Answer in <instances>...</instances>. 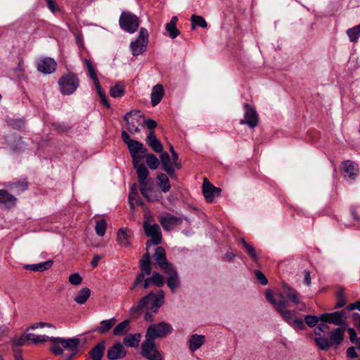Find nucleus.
<instances>
[{
	"instance_id": "nucleus-1",
	"label": "nucleus",
	"mask_w": 360,
	"mask_h": 360,
	"mask_svg": "<svg viewBox=\"0 0 360 360\" xmlns=\"http://www.w3.org/2000/svg\"><path fill=\"white\" fill-rule=\"evenodd\" d=\"M266 298L283 317V320L290 326L300 330L305 328L303 321L300 319L295 318V312L293 311L285 309L288 307V302L286 300H276L274 295L269 291L266 292Z\"/></svg>"
},
{
	"instance_id": "nucleus-2",
	"label": "nucleus",
	"mask_w": 360,
	"mask_h": 360,
	"mask_svg": "<svg viewBox=\"0 0 360 360\" xmlns=\"http://www.w3.org/2000/svg\"><path fill=\"white\" fill-rule=\"evenodd\" d=\"M172 325L165 321L150 324L146 330L145 339L155 341V339L166 337L172 333Z\"/></svg>"
},
{
	"instance_id": "nucleus-3",
	"label": "nucleus",
	"mask_w": 360,
	"mask_h": 360,
	"mask_svg": "<svg viewBox=\"0 0 360 360\" xmlns=\"http://www.w3.org/2000/svg\"><path fill=\"white\" fill-rule=\"evenodd\" d=\"M58 83L62 94L70 95L78 88L79 81L75 75L68 73L63 75Z\"/></svg>"
},
{
	"instance_id": "nucleus-4",
	"label": "nucleus",
	"mask_w": 360,
	"mask_h": 360,
	"mask_svg": "<svg viewBox=\"0 0 360 360\" xmlns=\"http://www.w3.org/2000/svg\"><path fill=\"white\" fill-rule=\"evenodd\" d=\"M139 18L134 14L128 11H123L119 19L120 27L127 32L134 33L139 26Z\"/></svg>"
},
{
	"instance_id": "nucleus-5",
	"label": "nucleus",
	"mask_w": 360,
	"mask_h": 360,
	"mask_svg": "<svg viewBox=\"0 0 360 360\" xmlns=\"http://www.w3.org/2000/svg\"><path fill=\"white\" fill-rule=\"evenodd\" d=\"M139 267L141 272L136 276V280L130 288L131 290H134L144 280L146 276L150 274L152 271L150 255L146 252L139 260Z\"/></svg>"
},
{
	"instance_id": "nucleus-6",
	"label": "nucleus",
	"mask_w": 360,
	"mask_h": 360,
	"mask_svg": "<svg viewBox=\"0 0 360 360\" xmlns=\"http://www.w3.org/2000/svg\"><path fill=\"white\" fill-rule=\"evenodd\" d=\"M148 32L146 28L141 27L140 29L137 39L130 44V49L133 56H137L146 51L148 43Z\"/></svg>"
},
{
	"instance_id": "nucleus-7",
	"label": "nucleus",
	"mask_w": 360,
	"mask_h": 360,
	"mask_svg": "<svg viewBox=\"0 0 360 360\" xmlns=\"http://www.w3.org/2000/svg\"><path fill=\"white\" fill-rule=\"evenodd\" d=\"M274 297L276 300H286L288 302V307L290 302L295 306L301 303L298 292L286 283L283 284V292Z\"/></svg>"
},
{
	"instance_id": "nucleus-8",
	"label": "nucleus",
	"mask_w": 360,
	"mask_h": 360,
	"mask_svg": "<svg viewBox=\"0 0 360 360\" xmlns=\"http://www.w3.org/2000/svg\"><path fill=\"white\" fill-rule=\"evenodd\" d=\"M143 229L146 235L151 239L146 243L147 249L152 245H158L162 242V233L160 227L157 224H150L146 221L143 223Z\"/></svg>"
},
{
	"instance_id": "nucleus-9",
	"label": "nucleus",
	"mask_w": 360,
	"mask_h": 360,
	"mask_svg": "<svg viewBox=\"0 0 360 360\" xmlns=\"http://www.w3.org/2000/svg\"><path fill=\"white\" fill-rule=\"evenodd\" d=\"M143 114L139 110L128 112L124 117L126 122L127 130L131 133H139L140 131L139 127L141 124V118Z\"/></svg>"
},
{
	"instance_id": "nucleus-10",
	"label": "nucleus",
	"mask_w": 360,
	"mask_h": 360,
	"mask_svg": "<svg viewBox=\"0 0 360 360\" xmlns=\"http://www.w3.org/2000/svg\"><path fill=\"white\" fill-rule=\"evenodd\" d=\"M244 118L240 121V124H247L250 128H254L258 125L259 116L255 108L248 103L243 105Z\"/></svg>"
},
{
	"instance_id": "nucleus-11",
	"label": "nucleus",
	"mask_w": 360,
	"mask_h": 360,
	"mask_svg": "<svg viewBox=\"0 0 360 360\" xmlns=\"http://www.w3.org/2000/svg\"><path fill=\"white\" fill-rule=\"evenodd\" d=\"M321 321L332 323L335 326H347L345 316L343 311H334L325 313L321 315Z\"/></svg>"
},
{
	"instance_id": "nucleus-12",
	"label": "nucleus",
	"mask_w": 360,
	"mask_h": 360,
	"mask_svg": "<svg viewBox=\"0 0 360 360\" xmlns=\"http://www.w3.org/2000/svg\"><path fill=\"white\" fill-rule=\"evenodd\" d=\"M153 259L156 265L164 272L174 266L172 263L167 261L165 250L162 247L158 246L156 248Z\"/></svg>"
},
{
	"instance_id": "nucleus-13",
	"label": "nucleus",
	"mask_w": 360,
	"mask_h": 360,
	"mask_svg": "<svg viewBox=\"0 0 360 360\" xmlns=\"http://www.w3.org/2000/svg\"><path fill=\"white\" fill-rule=\"evenodd\" d=\"M50 341L53 343L60 344L65 349L70 350L72 355L76 354L78 351V346L79 345V339L76 338L64 339L62 338L51 337Z\"/></svg>"
},
{
	"instance_id": "nucleus-14",
	"label": "nucleus",
	"mask_w": 360,
	"mask_h": 360,
	"mask_svg": "<svg viewBox=\"0 0 360 360\" xmlns=\"http://www.w3.org/2000/svg\"><path fill=\"white\" fill-rule=\"evenodd\" d=\"M202 193L207 202H212L216 196H219L221 189L214 186L208 180L205 178L202 184Z\"/></svg>"
},
{
	"instance_id": "nucleus-15",
	"label": "nucleus",
	"mask_w": 360,
	"mask_h": 360,
	"mask_svg": "<svg viewBox=\"0 0 360 360\" xmlns=\"http://www.w3.org/2000/svg\"><path fill=\"white\" fill-rule=\"evenodd\" d=\"M159 221L165 231H169L176 226L180 224L182 222V219L171 214H167L161 217Z\"/></svg>"
},
{
	"instance_id": "nucleus-16",
	"label": "nucleus",
	"mask_w": 360,
	"mask_h": 360,
	"mask_svg": "<svg viewBox=\"0 0 360 360\" xmlns=\"http://www.w3.org/2000/svg\"><path fill=\"white\" fill-rule=\"evenodd\" d=\"M57 63L51 58H44L37 63V70L44 74H51L56 70Z\"/></svg>"
},
{
	"instance_id": "nucleus-17",
	"label": "nucleus",
	"mask_w": 360,
	"mask_h": 360,
	"mask_svg": "<svg viewBox=\"0 0 360 360\" xmlns=\"http://www.w3.org/2000/svg\"><path fill=\"white\" fill-rule=\"evenodd\" d=\"M341 169L347 180L354 179L359 172L357 164L351 160L344 161L342 164Z\"/></svg>"
},
{
	"instance_id": "nucleus-18",
	"label": "nucleus",
	"mask_w": 360,
	"mask_h": 360,
	"mask_svg": "<svg viewBox=\"0 0 360 360\" xmlns=\"http://www.w3.org/2000/svg\"><path fill=\"white\" fill-rule=\"evenodd\" d=\"M146 296H149V300H152L150 311L157 313L159 308L164 304L165 292L163 290H159L156 294L150 292Z\"/></svg>"
},
{
	"instance_id": "nucleus-19",
	"label": "nucleus",
	"mask_w": 360,
	"mask_h": 360,
	"mask_svg": "<svg viewBox=\"0 0 360 360\" xmlns=\"http://www.w3.org/2000/svg\"><path fill=\"white\" fill-rule=\"evenodd\" d=\"M164 273L169 275L167 279V284L171 291L174 292L176 288L180 285V278L174 266H173Z\"/></svg>"
},
{
	"instance_id": "nucleus-20",
	"label": "nucleus",
	"mask_w": 360,
	"mask_h": 360,
	"mask_svg": "<svg viewBox=\"0 0 360 360\" xmlns=\"http://www.w3.org/2000/svg\"><path fill=\"white\" fill-rule=\"evenodd\" d=\"M125 355L124 347L120 342L115 343L108 350L107 353L108 358L111 360L124 358Z\"/></svg>"
},
{
	"instance_id": "nucleus-21",
	"label": "nucleus",
	"mask_w": 360,
	"mask_h": 360,
	"mask_svg": "<svg viewBox=\"0 0 360 360\" xmlns=\"http://www.w3.org/2000/svg\"><path fill=\"white\" fill-rule=\"evenodd\" d=\"M146 141L154 152L160 153L163 151V146L158 139L154 131H149Z\"/></svg>"
},
{
	"instance_id": "nucleus-22",
	"label": "nucleus",
	"mask_w": 360,
	"mask_h": 360,
	"mask_svg": "<svg viewBox=\"0 0 360 360\" xmlns=\"http://www.w3.org/2000/svg\"><path fill=\"white\" fill-rule=\"evenodd\" d=\"M160 352L156 348L155 341L145 339L141 344V354L144 357L149 356L153 354H158Z\"/></svg>"
},
{
	"instance_id": "nucleus-23",
	"label": "nucleus",
	"mask_w": 360,
	"mask_h": 360,
	"mask_svg": "<svg viewBox=\"0 0 360 360\" xmlns=\"http://www.w3.org/2000/svg\"><path fill=\"white\" fill-rule=\"evenodd\" d=\"M17 198L6 190L0 189V204L4 205L8 208L15 205Z\"/></svg>"
},
{
	"instance_id": "nucleus-24",
	"label": "nucleus",
	"mask_w": 360,
	"mask_h": 360,
	"mask_svg": "<svg viewBox=\"0 0 360 360\" xmlns=\"http://www.w3.org/2000/svg\"><path fill=\"white\" fill-rule=\"evenodd\" d=\"M53 264V261L51 259L47 260L44 262L34 264H25L24 268L27 270H30L32 271H39L42 272L46 270H48L52 267Z\"/></svg>"
},
{
	"instance_id": "nucleus-25",
	"label": "nucleus",
	"mask_w": 360,
	"mask_h": 360,
	"mask_svg": "<svg viewBox=\"0 0 360 360\" xmlns=\"http://www.w3.org/2000/svg\"><path fill=\"white\" fill-rule=\"evenodd\" d=\"M135 169L136 170L138 181L141 186L140 188L148 186V177L149 175V171L148 169L145 165L139 166V167Z\"/></svg>"
},
{
	"instance_id": "nucleus-26",
	"label": "nucleus",
	"mask_w": 360,
	"mask_h": 360,
	"mask_svg": "<svg viewBox=\"0 0 360 360\" xmlns=\"http://www.w3.org/2000/svg\"><path fill=\"white\" fill-rule=\"evenodd\" d=\"M140 192L150 202L158 201L160 198V194L157 191H154L151 186H148L140 188Z\"/></svg>"
},
{
	"instance_id": "nucleus-27",
	"label": "nucleus",
	"mask_w": 360,
	"mask_h": 360,
	"mask_svg": "<svg viewBox=\"0 0 360 360\" xmlns=\"http://www.w3.org/2000/svg\"><path fill=\"white\" fill-rule=\"evenodd\" d=\"M149 296L142 297L137 303L130 309V315L133 317H137L141 314V310L148 304Z\"/></svg>"
},
{
	"instance_id": "nucleus-28",
	"label": "nucleus",
	"mask_w": 360,
	"mask_h": 360,
	"mask_svg": "<svg viewBox=\"0 0 360 360\" xmlns=\"http://www.w3.org/2000/svg\"><path fill=\"white\" fill-rule=\"evenodd\" d=\"M164 96V89L161 84H156L152 89L150 94L151 103L153 106L157 105Z\"/></svg>"
},
{
	"instance_id": "nucleus-29",
	"label": "nucleus",
	"mask_w": 360,
	"mask_h": 360,
	"mask_svg": "<svg viewBox=\"0 0 360 360\" xmlns=\"http://www.w3.org/2000/svg\"><path fill=\"white\" fill-rule=\"evenodd\" d=\"M130 237V232L127 229L122 228L117 232V240L121 246L128 247L131 244Z\"/></svg>"
},
{
	"instance_id": "nucleus-30",
	"label": "nucleus",
	"mask_w": 360,
	"mask_h": 360,
	"mask_svg": "<svg viewBox=\"0 0 360 360\" xmlns=\"http://www.w3.org/2000/svg\"><path fill=\"white\" fill-rule=\"evenodd\" d=\"M345 330L340 328H336L330 333V342L332 345L338 346L344 339Z\"/></svg>"
},
{
	"instance_id": "nucleus-31",
	"label": "nucleus",
	"mask_w": 360,
	"mask_h": 360,
	"mask_svg": "<svg viewBox=\"0 0 360 360\" xmlns=\"http://www.w3.org/2000/svg\"><path fill=\"white\" fill-rule=\"evenodd\" d=\"M157 184L163 193H167L171 188L169 178L165 173H160L157 176Z\"/></svg>"
},
{
	"instance_id": "nucleus-32",
	"label": "nucleus",
	"mask_w": 360,
	"mask_h": 360,
	"mask_svg": "<svg viewBox=\"0 0 360 360\" xmlns=\"http://www.w3.org/2000/svg\"><path fill=\"white\" fill-rule=\"evenodd\" d=\"M127 147L130 155L147 153V149L144 148L143 143L134 139L130 143H127Z\"/></svg>"
},
{
	"instance_id": "nucleus-33",
	"label": "nucleus",
	"mask_w": 360,
	"mask_h": 360,
	"mask_svg": "<svg viewBox=\"0 0 360 360\" xmlns=\"http://www.w3.org/2000/svg\"><path fill=\"white\" fill-rule=\"evenodd\" d=\"M205 342V336L202 335H192L189 340V348L192 352L198 349Z\"/></svg>"
},
{
	"instance_id": "nucleus-34",
	"label": "nucleus",
	"mask_w": 360,
	"mask_h": 360,
	"mask_svg": "<svg viewBox=\"0 0 360 360\" xmlns=\"http://www.w3.org/2000/svg\"><path fill=\"white\" fill-rule=\"evenodd\" d=\"M141 334L134 333L127 335L123 340V344L127 347H136L141 340Z\"/></svg>"
},
{
	"instance_id": "nucleus-35",
	"label": "nucleus",
	"mask_w": 360,
	"mask_h": 360,
	"mask_svg": "<svg viewBox=\"0 0 360 360\" xmlns=\"http://www.w3.org/2000/svg\"><path fill=\"white\" fill-rule=\"evenodd\" d=\"M91 295V290L88 288L81 289L74 298V300L79 304H84Z\"/></svg>"
},
{
	"instance_id": "nucleus-36",
	"label": "nucleus",
	"mask_w": 360,
	"mask_h": 360,
	"mask_svg": "<svg viewBox=\"0 0 360 360\" xmlns=\"http://www.w3.org/2000/svg\"><path fill=\"white\" fill-rule=\"evenodd\" d=\"M160 162L162 169L165 172H170L172 173V162L171 161V158L167 153H161Z\"/></svg>"
},
{
	"instance_id": "nucleus-37",
	"label": "nucleus",
	"mask_w": 360,
	"mask_h": 360,
	"mask_svg": "<svg viewBox=\"0 0 360 360\" xmlns=\"http://www.w3.org/2000/svg\"><path fill=\"white\" fill-rule=\"evenodd\" d=\"M146 162L148 167L152 169H156L160 165V161L158 158L152 153H146Z\"/></svg>"
},
{
	"instance_id": "nucleus-38",
	"label": "nucleus",
	"mask_w": 360,
	"mask_h": 360,
	"mask_svg": "<svg viewBox=\"0 0 360 360\" xmlns=\"http://www.w3.org/2000/svg\"><path fill=\"white\" fill-rule=\"evenodd\" d=\"M83 62L86 65V66L89 70V77L93 79L96 87L101 86L98 79L96 76V70H95L94 68L93 67L91 61L85 58L83 60Z\"/></svg>"
},
{
	"instance_id": "nucleus-39",
	"label": "nucleus",
	"mask_w": 360,
	"mask_h": 360,
	"mask_svg": "<svg viewBox=\"0 0 360 360\" xmlns=\"http://www.w3.org/2000/svg\"><path fill=\"white\" fill-rule=\"evenodd\" d=\"M116 323V319L112 318L108 320H104L101 322V326L98 328L97 330L102 333H106Z\"/></svg>"
},
{
	"instance_id": "nucleus-40",
	"label": "nucleus",
	"mask_w": 360,
	"mask_h": 360,
	"mask_svg": "<svg viewBox=\"0 0 360 360\" xmlns=\"http://www.w3.org/2000/svg\"><path fill=\"white\" fill-rule=\"evenodd\" d=\"M314 341L316 345L322 350H328L332 346L330 340L325 336L316 338Z\"/></svg>"
},
{
	"instance_id": "nucleus-41",
	"label": "nucleus",
	"mask_w": 360,
	"mask_h": 360,
	"mask_svg": "<svg viewBox=\"0 0 360 360\" xmlns=\"http://www.w3.org/2000/svg\"><path fill=\"white\" fill-rule=\"evenodd\" d=\"M104 349L105 347L103 343H99L96 345L90 352L91 359L101 360Z\"/></svg>"
},
{
	"instance_id": "nucleus-42",
	"label": "nucleus",
	"mask_w": 360,
	"mask_h": 360,
	"mask_svg": "<svg viewBox=\"0 0 360 360\" xmlns=\"http://www.w3.org/2000/svg\"><path fill=\"white\" fill-rule=\"evenodd\" d=\"M129 320H124L117 324L113 329V334L115 335H122L127 332L129 329Z\"/></svg>"
},
{
	"instance_id": "nucleus-43",
	"label": "nucleus",
	"mask_w": 360,
	"mask_h": 360,
	"mask_svg": "<svg viewBox=\"0 0 360 360\" xmlns=\"http://www.w3.org/2000/svg\"><path fill=\"white\" fill-rule=\"evenodd\" d=\"M347 34L352 42L358 41L360 37V25L349 28L347 30Z\"/></svg>"
},
{
	"instance_id": "nucleus-44",
	"label": "nucleus",
	"mask_w": 360,
	"mask_h": 360,
	"mask_svg": "<svg viewBox=\"0 0 360 360\" xmlns=\"http://www.w3.org/2000/svg\"><path fill=\"white\" fill-rule=\"evenodd\" d=\"M240 243L242 244L243 247L245 249L248 254L252 258V259L255 262H257L258 260V257L256 253L255 248L251 245L248 244L244 238L240 239Z\"/></svg>"
},
{
	"instance_id": "nucleus-45",
	"label": "nucleus",
	"mask_w": 360,
	"mask_h": 360,
	"mask_svg": "<svg viewBox=\"0 0 360 360\" xmlns=\"http://www.w3.org/2000/svg\"><path fill=\"white\" fill-rule=\"evenodd\" d=\"M27 341H31L32 343L38 344L40 342H45L48 340H50V338L49 336L42 335H37L32 333H27Z\"/></svg>"
},
{
	"instance_id": "nucleus-46",
	"label": "nucleus",
	"mask_w": 360,
	"mask_h": 360,
	"mask_svg": "<svg viewBox=\"0 0 360 360\" xmlns=\"http://www.w3.org/2000/svg\"><path fill=\"white\" fill-rule=\"evenodd\" d=\"M110 94L113 98H121L124 94V89L122 85L117 84L112 86L110 90Z\"/></svg>"
},
{
	"instance_id": "nucleus-47",
	"label": "nucleus",
	"mask_w": 360,
	"mask_h": 360,
	"mask_svg": "<svg viewBox=\"0 0 360 360\" xmlns=\"http://www.w3.org/2000/svg\"><path fill=\"white\" fill-rule=\"evenodd\" d=\"M150 278L151 280L152 284L157 287H162L165 284V279L163 276L158 272H153Z\"/></svg>"
},
{
	"instance_id": "nucleus-48",
	"label": "nucleus",
	"mask_w": 360,
	"mask_h": 360,
	"mask_svg": "<svg viewBox=\"0 0 360 360\" xmlns=\"http://www.w3.org/2000/svg\"><path fill=\"white\" fill-rule=\"evenodd\" d=\"M191 20L193 29H195V26H199L202 28H205L207 26V22L202 16L193 15Z\"/></svg>"
},
{
	"instance_id": "nucleus-49",
	"label": "nucleus",
	"mask_w": 360,
	"mask_h": 360,
	"mask_svg": "<svg viewBox=\"0 0 360 360\" xmlns=\"http://www.w3.org/2000/svg\"><path fill=\"white\" fill-rule=\"evenodd\" d=\"M96 232L99 236H103L106 230V221L105 219H101L96 221L95 226Z\"/></svg>"
},
{
	"instance_id": "nucleus-50",
	"label": "nucleus",
	"mask_w": 360,
	"mask_h": 360,
	"mask_svg": "<svg viewBox=\"0 0 360 360\" xmlns=\"http://www.w3.org/2000/svg\"><path fill=\"white\" fill-rule=\"evenodd\" d=\"M166 30L172 39H175L180 34L176 27V25H174L173 22H168L166 24Z\"/></svg>"
},
{
	"instance_id": "nucleus-51",
	"label": "nucleus",
	"mask_w": 360,
	"mask_h": 360,
	"mask_svg": "<svg viewBox=\"0 0 360 360\" xmlns=\"http://www.w3.org/2000/svg\"><path fill=\"white\" fill-rule=\"evenodd\" d=\"M321 321L320 316L307 315L304 316V321L309 327H314L318 324V322Z\"/></svg>"
},
{
	"instance_id": "nucleus-52",
	"label": "nucleus",
	"mask_w": 360,
	"mask_h": 360,
	"mask_svg": "<svg viewBox=\"0 0 360 360\" xmlns=\"http://www.w3.org/2000/svg\"><path fill=\"white\" fill-rule=\"evenodd\" d=\"M138 196V186L136 184H134L130 188L129 194V201L132 209L134 207V200Z\"/></svg>"
},
{
	"instance_id": "nucleus-53",
	"label": "nucleus",
	"mask_w": 360,
	"mask_h": 360,
	"mask_svg": "<svg viewBox=\"0 0 360 360\" xmlns=\"http://www.w3.org/2000/svg\"><path fill=\"white\" fill-rule=\"evenodd\" d=\"M336 297H337V302L335 305V308L339 309V308L343 307L347 303L344 292L342 290L338 291L337 292Z\"/></svg>"
},
{
	"instance_id": "nucleus-54",
	"label": "nucleus",
	"mask_w": 360,
	"mask_h": 360,
	"mask_svg": "<svg viewBox=\"0 0 360 360\" xmlns=\"http://www.w3.org/2000/svg\"><path fill=\"white\" fill-rule=\"evenodd\" d=\"M254 275L257 280L262 285H266L268 283V280L264 274L259 270H255Z\"/></svg>"
},
{
	"instance_id": "nucleus-55",
	"label": "nucleus",
	"mask_w": 360,
	"mask_h": 360,
	"mask_svg": "<svg viewBox=\"0 0 360 360\" xmlns=\"http://www.w3.org/2000/svg\"><path fill=\"white\" fill-rule=\"evenodd\" d=\"M96 88L97 93L101 98V101L103 105H105L106 108L110 107V104L108 101L107 97L105 94V93L103 91L101 86H98Z\"/></svg>"
},
{
	"instance_id": "nucleus-56",
	"label": "nucleus",
	"mask_w": 360,
	"mask_h": 360,
	"mask_svg": "<svg viewBox=\"0 0 360 360\" xmlns=\"http://www.w3.org/2000/svg\"><path fill=\"white\" fill-rule=\"evenodd\" d=\"M68 281L71 284L78 285L82 283V278L78 273H74L70 275Z\"/></svg>"
},
{
	"instance_id": "nucleus-57",
	"label": "nucleus",
	"mask_w": 360,
	"mask_h": 360,
	"mask_svg": "<svg viewBox=\"0 0 360 360\" xmlns=\"http://www.w3.org/2000/svg\"><path fill=\"white\" fill-rule=\"evenodd\" d=\"M12 187L15 189L17 193H21L27 189V185L26 183L19 181L12 184Z\"/></svg>"
},
{
	"instance_id": "nucleus-58",
	"label": "nucleus",
	"mask_w": 360,
	"mask_h": 360,
	"mask_svg": "<svg viewBox=\"0 0 360 360\" xmlns=\"http://www.w3.org/2000/svg\"><path fill=\"white\" fill-rule=\"evenodd\" d=\"M329 326L326 324V323L323 322L317 326L316 328L314 330L315 335H320L321 332L326 333L328 330Z\"/></svg>"
},
{
	"instance_id": "nucleus-59",
	"label": "nucleus",
	"mask_w": 360,
	"mask_h": 360,
	"mask_svg": "<svg viewBox=\"0 0 360 360\" xmlns=\"http://www.w3.org/2000/svg\"><path fill=\"white\" fill-rule=\"evenodd\" d=\"M27 341V334H23L21 337L15 338L13 340V346L20 347L23 345Z\"/></svg>"
},
{
	"instance_id": "nucleus-60",
	"label": "nucleus",
	"mask_w": 360,
	"mask_h": 360,
	"mask_svg": "<svg viewBox=\"0 0 360 360\" xmlns=\"http://www.w3.org/2000/svg\"><path fill=\"white\" fill-rule=\"evenodd\" d=\"M131 156L132 158V162L134 169L139 167V166L144 165L143 164L141 163L142 158L139 155V154H134L131 155Z\"/></svg>"
},
{
	"instance_id": "nucleus-61",
	"label": "nucleus",
	"mask_w": 360,
	"mask_h": 360,
	"mask_svg": "<svg viewBox=\"0 0 360 360\" xmlns=\"http://www.w3.org/2000/svg\"><path fill=\"white\" fill-rule=\"evenodd\" d=\"M60 344L53 343V346L51 347V351L55 355H61L63 353V349L60 347Z\"/></svg>"
},
{
	"instance_id": "nucleus-62",
	"label": "nucleus",
	"mask_w": 360,
	"mask_h": 360,
	"mask_svg": "<svg viewBox=\"0 0 360 360\" xmlns=\"http://www.w3.org/2000/svg\"><path fill=\"white\" fill-rule=\"evenodd\" d=\"M348 333L349 335V340L352 343H354L359 338H357L356 333L355 330L352 328H349Z\"/></svg>"
},
{
	"instance_id": "nucleus-63",
	"label": "nucleus",
	"mask_w": 360,
	"mask_h": 360,
	"mask_svg": "<svg viewBox=\"0 0 360 360\" xmlns=\"http://www.w3.org/2000/svg\"><path fill=\"white\" fill-rule=\"evenodd\" d=\"M347 356L351 359L357 358L358 355L354 347H350L347 350Z\"/></svg>"
},
{
	"instance_id": "nucleus-64",
	"label": "nucleus",
	"mask_w": 360,
	"mask_h": 360,
	"mask_svg": "<svg viewBox=\"0 0 360 360\" xmlns=\"http://www.w3.org/2000/svg\"><path fill=\"white\" fill-rule=\"evenodd\" d=\"M346 309L348 311H352L354 309H358L359 311H360V301H356L354 303L349 304Z\"/></svg>"
}]
</instances>
